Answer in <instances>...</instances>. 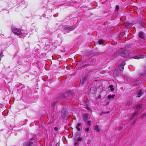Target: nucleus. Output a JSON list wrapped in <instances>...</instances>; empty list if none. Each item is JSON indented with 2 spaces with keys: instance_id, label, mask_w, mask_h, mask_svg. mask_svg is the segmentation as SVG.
Wrapping results in <instances>:
<instances>
[{
  "instance_id": "1",
  "label": "nucleus",
  "mask_w": 146,
  "mask_h": 146,
  "mask_svg": "<svg viewBox=\"0 0 146 146\" xmlns=\"http://www.w3.org/2000/svg\"><path fill=\"white\" fill-rule=\"evenodd\" d=\"M120 54L121 55L124 57L126 58L128 56L129 54V51L126 50H124L122 48H121L120 50Z\"/></svg>"
},
{
  "instance_id": "2",
  "label": "nucleus",
  "mask_w": 146,
  "mask_h": 146,
  "mask_svg": "<svg viewBox=\"0 0 146 146\" xmlns=\"http://www.w3.org/2000/svg\"><path fill=\"white\" fill-rule=\"evenodd\" d=\"M69 93L70 92H68L64 94H60L58 96L59 98L61 100H64L67 98L68 96H69Z\"/></svg>"
},
{
  "instance_id": "3",
  "label": "nucleus",
  "mask_w": 146,
  "mask_h": 146,
  "mask_svg": "<svg viewBox=\"0 0 146 146\" xmlns=\"http://www.w3.org/2000/svg\"><path fill=\"white\" fill-rule=\"evenodd\" d=\"M12 31L13 33L17 35H21L22 34L21 31L19 29L15 28H13L12 29Z\"/></svg>"
},
{
  "instance_id": "4",
  "label": "nucleus",
  "mask_w": 146,
  "mask_h": 146,
  "mask_svg": "<svg viewBox=\"0 0 146 146\" xmlns=\"http://www.w3.org/2000/svg\"><path fill=\"white\" fill-rule=\"evenodd\" d=\"M83 119L85 122H87L88 119L90 118V116L88 114H83Z\"/></svg>"
},
{
  "instance_id": "5",
  "label": "nucleus",
  "mask_w": 146,
  "mask_h": 146,
  "mask_svg": "<svg viewBox=\"0 0 146 146\" xmlns=\"http://www.w3.org/2000/svg\"><path fill=\"white\" fill-rule=\"evenodd\" d=\"M68 112L65 111L64 110H63L62 111V116L63 118H65L68 115Z\"/></svg>"
},
{
  "instance_id": "6",
  "label": "nucleus",
  "mask_w": 146,
  "mask_h": 146,
  "mask_svg": "<svg viewBox=\"0 0 146 146\" xmlns=\"http://www.w3.org/2000/svg\"><path fill=\"white\" fill-rule=\"evenodd\" d=\"M24 146H34V145L32 142L27 141L24 143Z\"/></svg>"
},
{
  "instance_id": "7",
  "label": "nucleus",
  "mask_w": 146,
  "mask_h": 146,
  "mask_svg": "<svg viewBox=\"0 0 146 146\" xmlns=\"http://www.w3.org/2000/svg\"><path fill=\"white\" fill-rule=\"evenodd\" d=\"M76 27H72L70 26L68 27H65V29L66 30V31L68 32H69L70 31H72Z\"/></svg>"
},
{
  "instance_id": "8",
  "label": "nucleus",
  "mask_w": 146,
  "mask_h": 146,
  "mask_svg": "<svg viewBox=\"0 0 146 146\" xmlns=\"http://www.w3.org/2000/svg\"><path fill=\"white\" fill-rule=\"evenodd\" d=\"M137 94L138 95L137 97H140L143 94V92L142 90H140L137 92Z\"/></svg>"
},
{
  "instance_id": "9",
  "label": "nucleus",
  "mask_w": 146,
  "mask_h": 146,
  "mask_svg": "<svg viewBox=\"0 0 146 146\" xmlns=\"http://www.w3.org/2000/svg\"><path fill=\"white\" fill-rule=\"evenodd\" d=\"M81 127V123H78L76 126V128H77V130L79 131H80Z\"/></svg>"
},
{
  "instance_id": "10",
  "label": "nucleus",
  "mask_w": 146,
  "mask_h": 146,
  "mask_svg": "<svg viewBox=\"0 0 146 146\" xmlns=\"http://www.w3.org/2000/svg\"><path fill=\"white\" fill-rule=\"evenodd\" d=\"M133 58L135 59H139L140 58H143V56L138 55L134 56Z\"/></svg>"
},
{
  "instance_id": "11",
  "label": "nucleus",
  "mask_w": 146,
  "mask_h": 146,
  "mask_svg": "<svg viewBox=\"0 0 146 146\" xmlns=\"http://www.w3.org/2000/svg\"><path fill=\"white\" fill-rule=\"evenodd\" d=\"M138 84L139 83L138 81L133 82L131 83V85L133 86H135Z\"/></svg>"
},
{
  "instance_id": "12",
  "label": "nucleus",
  "mask_w": 146,
  "mask_h": 146,
  "mask_svg": "<svg viewBox=\"0 0 146 146\" xmlns=\"http://www.w3.org/2000/svg\"><path fill=\"white\" fill-rule=\"evenodd\" d=\"M95 129L98 132H100V130L99 128L98 125H96L95 127Z\"/></svg>"
},
{
  "instance_id": "13",
  "label": "nucleus",
  "mask_w": 146,
  "mask_h": 146,
  "mask_svg": "<svg viewBox=\"0 0 146 146\" xmlns=\"http://www.w3.org/2000/svg\"><path fill=\"white\" fill-rule=\"evenodd\" d=\"M87 123V125L88 127H89L91 125V121H88V120L87 122H86Z\"/></svg>"
},
{
  "instance_id": "14",
  "label": "nucleus",
  "mask_w": 146,
  "mask_h": 146,
  "mask_svg": "<svg viewBox=\"0 0 146 146\" xmlns=\"http://www.w3.org/2000/svg\"><path fill=\"white\" fill-rule=\"evenodd\" d=\"M115 96V95H109L108 96V98L110 99L111 98H114V97Z\"/></svg>"
},
{
  "instance_id": "15",
  "label": "nucleus",
  "mask_w": 146,
  "mask_h": 146,
  "mask_svg": "<svg viewBox=\"0 0 146 146\" xmlns=\"http://www.w3.org/2000/svg\"><path fill=\"white\" fill-rule=\"evenodd\" d=\"M109 88H110V89L111 91H113L114 90L113 86L112 85H110L109 86Z\"/></svg>"
},
{
  "instance_id": "16",
  "label": "nucleus",
  "mask_w": 146,
  "mask_h": 146,
  "mask_svg": "<svg viewBox=\"0 0 146 146\" xmlns=\"http://www.w3.org/2000/svg\"><path fill=\"white\" fill-rule=\"evenodd\" d=\"M139 36L141 38H143L144 37V35L142 33H140L139 34Z\"/></svg>"
},
{
  "instance_id": "17",
  "label": "nucleus",
  "mask_w": 146,
  "mask_h": 146,
  "mask_svg": "<svg viewBox=\"0 0 146 146\" xmlns=\"http://www.w3.org/2000/svg\"><path fill=\"white\" fill-rule=\"evenodd\" d=\"M104 41L102 39L98 41V43L100 44H101L104 43Z\"/></svg>"
},
{
  "instance_id": "18",
  "label": "nucleus",
  "mask_w": 146,
  "mask_h": 146,
  "mask_svg": "<svg viewBox=\"0 0 146 146\" xmlns=\"http://www.w3.org/2000/svg\"><path fill=\"white\" fill-rule=\"evenodd\" d=\"M135 107L136 108H140L141 107V104H139L138 105H135Z\"/></svg>"
},
{
  "instance_id": "19",
  "label": "nucleus",
  "mask_w": 146,
  "mask_h": 146,
  "mask_svg": "<svg viewBox=\"0 0 146 146\" xmlns=\"http://www.w3.org/2000/svg\"><path fill=\"white\" fill-rule=\"evenodd\" d=\"M138 110L137 111V112H136L131 117V119H132L133 118L135 117V115L138 113Z\"/></svg>"
},
{
  "instance_id": "20",
  "label": "nucleus",
  "mask_w": 146,
  "mask_h": 146,
  "mask_svg": "<svg viewBox=\"0 0 146 146\" xmlns=\"http://www.w3.org/2000/svg\"><path fill=\"white\" fill-rule=\"evenodd\" d=\"M124 68V66H122L121 65H120V66H119V69L120 70H122Z\"/></svg>"
},
{
  "instance_id": "21",
  "label": "nucleus",
  "mask_w": 146,
  "mask_h": 146,
  "mask_svg": "<svg viewBox=\"0 0 146 146\" xmlns=\"http://www.w3.org/2000/svg\"><path fill=\"white\" fill-rule=\"evenodd\" d=\"M119 9V6L118 5H116L115 7V11H118Z\"/></svg>"
},
{
  "instance_id": "22",
  "label": "nucleus",
  "mask_w": 146,
  "mask_h": 146,
  "mask_svg": "<svg viewBox=\"0 0 146 146\" xmlns=\"http://www.w3.org/2000/svg\"><path fill=\"white\" fill-rule=\"evenodd\" d=\"M125 64V61L123 62L121 64V65L124 66Z\"/></svg>"
},
{
  "instance_id": "23",
  "label": "nucleus",
  "mask_w": 146,
  "mask_h": 146,
  "mask_svg": "<svg viewBox=\"0 0 146 146\" xmlns=\"http://www.w3.org/2000/svg\"><path fill=\"white\" fill-rule=\"evenodd\" d=\"M89 127H87L85 128V131L86 132H88L89 131Z\"/></svg>"
},
{
  "instance_id": "24",
  "label": "nucleus",
  "mask_w": 146,
  "mask_h": 146,
  "mask_svg": "<svg viewBox=\"0 0 146 146\" xmlns=\"http://www.w3.org/2000/svg\"><path fill=\"white\" fill-rule=\"evenodd\" d=\"M91 142L90 140H88L87 142V143L88 144H90L91 143Z\"/></svg>"
},
{
  "instance_id": "25",
  "label": "nucleus",
  "mask_w": 146,
  "mask_h": 146,
  "mask_svg": "<svg viewBox=\"0 0 146 146\" xmlns=\"http://www.w3.org/2000/svg\"><path fill=\"white\" fill-rule=\"evenodd\" d=\"M82 139L80 137H78L77 139V140L79 141H82Z\"/></svg>"
},
{
  "instance_id": "26",
  "label": "nucleus",
  "mask_w": 146,
  "mask_h": 146,
  "mask_svg": "<svg viewBox=\"0 0 146 146\" xmlns=\"http://www.w3.org/2000/svg\"><path fill=\"white\" fill-rule=\"evenodd\" d=\"M54 129L56 131H57L58 130V129L57 127H56L54 128Z\"/></svg>"
},
{
  "instance_id": "27",
  "label": "nucleus",
  "mask_w": 146,
  "mask_h": 146,
  "mask_svg": "<svg viewBox=\"0 0 146 146\" xmlns=\"http://www.w3.org/2000/svg\"><path fill=\"white\" fill-rule=\"evenodd\" d=\"M78 143L77 141H76V142H75V144H75V145H76Z\"/></svg>"
},
{
  "instance_id": "28",
  "label": "nucleus",
  "mask_w": 146,
  "mask_h": 146,
  "mask_svg": "<svg viewBox=\"0 0 146 146\" xmlns=\"http://www.w3.org/2000/svg\"><path fill=\"white\" fill-rule=\"evenodd\" d=\"M59 144H58V143L56 145V146H57V145L59 146Z\"/></svg>"
},
{
  "instance_id": "29",
  "label": "nucleus",
  "mask_w": 146,
  "mask_h": 146,
  "mask_svg": "<svg viewBox=\"0 0 146 146\" xmlns=\"http://www.w3.org/2000/svg\"><path fill=\"white\" fill-rule=\"evenodd\" d=\"M145 74H146V71H145Z\"/></svg>"
},
{
  "instance_id": "30",
  "label": "nucleus",
  "mask_w": 146,
  "mask_h": 146,
  "mask_svg": "<svg viewBox=\"0 0 146 146\" xmlns=\"http://www.w3.org/2000/svg\"><path fill=\"white\" fill-rule=\"evenodd\" d=\"M56 104V103H54V104Z\"/></svg>"
},
{
  "instance_id": "31",
  "label": "nucleus",
  "mask_w": 146,
  "mask_h": 146,
  "mask_svg": "<svg viewBox=\"0 0 146 146\" xmlns=\"http://www.w3.org/2000/svg\"><path fill=\"white\" fill-rule=\"evenodd\" d=\"M143 115L144 116H145V115H144V114H143Z\"/></svg>"
},
{
  "instance_id": "32",
  "label": "nucleus",
  "mask_w": 146,
  "mask_h": 146,
  "mask_svg": "<svg viewBox=\"0 0 146 146\" xmlns=\"http://www.w3.org/2000/svg\"><path fill=\"white\" fill-rule=\"evenodd\" d=\"M135 122L134 121V124H135Z\"/></svg>"
}]
</instances>
